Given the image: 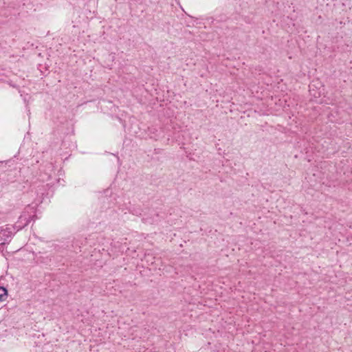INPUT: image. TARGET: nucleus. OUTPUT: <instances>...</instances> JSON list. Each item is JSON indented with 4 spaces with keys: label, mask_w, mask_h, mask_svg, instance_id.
I'll list each match as a JSON object with an SVG mask.
<instances>
[{
    "label": "nucleus",
    "mask_w": 352,
    "mask_h": 352,
    "mask_svg": "<svg viewBox=\"0 0 352 352\" xmlns=\"http://www.w3.org/2000/svg\"><path fill=\"white\" fill-rule=\"evenodd\" d=\"M7 296V290L3 287H0V300H3Z\"/></svg>",
    "instance_id": "nucleus-1"
},
{
    "label": "nucleus",
    "mask_w": 352,
    "mask_h": 352,
    "mask_svg": "<svg viewBox=\"0 0 352 352\" xmlns=\"http://www.w3.org/2000/svg\"><path fill=\"white\" fill-rule=\"evenodd\" d=\"M24 218V219L25 220V225H27L29 221H30V217L27 218L26 217H25V215L22 214L21 217H20V219L22 220Z\"/></svg>",
    "instance_id": "nucleus-2"
},
{
    "label": "nucleus",
    "mask_w": 352,
    "mask_h": 352,
    "mask_svg": "<svg viewBox=\"0 0 352 352\" xmlns=\"http://www.w3.org/2000/svg\"><path fill=\"white\" fill-rule=\"evenodd\" d=\"M314 87V85L311 84L310 86H309V91L311 92L312 91V87Z\"/></svg>",
    "instance_id": "nucleus-3"
}]
</instances>
